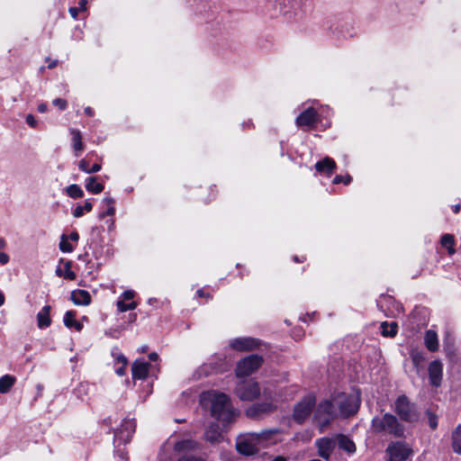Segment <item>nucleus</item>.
Here are the masks:
<instances>
[{"instance_id":"obj_7","label":"nucleus","mask_w":461,"mask_h":461,"mask_svg":"<svg viewBox=\"0 0 461 461\" xmlns=\"http://www.w3.org/2000/svg\"><path fill=\"white\" fill-rule=\"evenodd\" d=\"M316 399L313 394H307L294 408L293 419L297 423H303L311 414L315 405Z\"/></svg>"},{"instance_id":"obj_24","label":"nucleus","mask_w":461,"mask_h":461,"mask_svg":"<svg viewBox=\"0 0 461 461\" xmlns=\"http://www.w3.org/2000/svg\"><path fill=\"white\" fill-rule=\"evenodd\" d=\"M335 439L340 449L346 451L348 454H353L356 452V445L348 437L345 435H338Z\"/></svg>"},{"instance_id":"obj_43","label":"nucleus","mask_w":461,"mask_h":461,"mask_svg":"<svg viewBox=\"0 0 461 461\" xmlns=\"http://www.w3.org/2000/svg\"><path fill=\"white\" fill-rule=\"evenodd\" d=\"M78 167L83 172L87 173V174H91V168H90V166H89V162L86 158H83V159H81L79 161Z\"/></svg>"},{"instance_id":"obj_31","label":"nucleus","mask_w":461,"mask_h":461,"mask_svg":"<svg viewBox=\"0 0 461 461\" xmlns=\"http://www.w3.org/2000/svg\"><path fill=\"white\" fill-rule=\"evenodd\" d=\"M86 188L93 194H100L104 190V185L96 181V177H88L86 182Z\"/></svg>"},{"instance_id":"obj_12","label":"nucleus","mask_w":461,"mask_h":461,"mask_svg":"<svg viewBox=\"0 0 461 461\" xmlns=\"http://www.w3.org/2000/svg\"><path fill=\"white\" fill-rule=\"evenodd\" d=\"M135 427L136 424L133 419H125L121 427L114 432L115 439L122 443H128L135 431Z\"/></svg>"},{"instance_id":"obj_46","label":"nucleus","mask_w":461,"mask_h":461,"mask_svg":"<svg viewBox=\"0 0 461 461\" xmlns=\"http://www.w3.org/2000/svg\"><path fill=\"white\" fill-rule=\"evenodd\" d=\"M177 461H207L206 458L202 456H184L180 457Z\"/></svg>"},{"instance_id":"obj_61","label":"nucleus","mask_w":461,"mask_h":461,"mask_svg":"<svg viewBox=\"0 0 461 461\" xmlns=\"http://www.w3.org/2000/svg\"><path fill=\"white\" fill-rule=\"evenodd\" d=\"M197 294H198V296H199V297H203V296L204 295V294H203V290H198V291H197Z\"/></svg>"},{"instance_id":"obj_57","label":"nucleus","mask_w":461,"mask_h":461,"mask_svg":"<svg viewBox=\"0 0 461 461\" xmlns=\"http://www.w3.org/2000/svg\"><path fill=\"white\" fill-rule=\"evenodd\" d=\"M85 113L88 115V116H92L94 114V112L93 110L90 108V107H86L85 108Z\"/></svg>"},{"instance_id":"obj_51","label":"nucleus","mask_w":461,"mask_h":461,"mask_svg":"<svg viewBox=\"0 0 461 461\" xmlns=\"http://www.w3.org/2000/svg\"><path fill=\"white\" fill-rule=\"evenodd\" d=\"M91 173H96L101 170L102 167L100 164H94L91 167Z\"/></svg>"},{"instance_id":"obj_15","label":"nucleus","mask_w":461,"mask_h":461,"mask_svg":"<svg viewBox=\"0 0 461 461\" xmlns=\"http://www.w3.org/2000/svg\"><path fill=\"white\" fill-rule=\"evenodd\" d=\"M230 346L239 351L251 350L258 346V341L252 338L234 339L230 342Z\"/></svg>"},{"instance_id":"obj_53","label":"nucleus","mask_w":461,"mask_h":461,"mask_svg":"<svg viewBox=\"0 0 461 461\" xmlns=\"http://www.w3.org/2000/svg\"><path fill=\"white\" fill-rule=\"evenodd\" d=\"M43 389H44V386L41 384H38L36 385L37 397H40L41 395Z\"/></svg>"},{"instance_id":"obj_23","label":"nucleus","mask_w":461,"mask_h":461,"mask_svg":"<svg viewBox=\"0 0 461 461\" xmlns=\"http://www.w3.org/2000/svg\"><path fill=\"white\" fill-rule=\"evenodd\" d=\"M50 306L45 305L38 313H37V324L40 329L48 328L50 323Z\"/></svg>"},{"instance_id":"obj_50","label":"nucleus","mask_w":461,"mask_h":461,"mask_svg":"<svg viewBox=\"0 0 461 461\" xmlns=\"http://www.w3.org/2000/svg\"><path fill=\"white\" fill-rule=\"evenodd\" d=\"M79 12V8L77 7H70L69 13L73 18H77Z\"/></svg>"},{"instance_id":"obj_37","label":"nucleus","mask_w":461,"mask_h":461,"mask_svg":"<svg viewBox=\"0 0 461 461\" xmlns=\"http://www.w3.org/2000/svg\"><path fill=\"white\" fill-rule=\"evenodd\" d=\"M66 192L71 198H79L84 194L81 187L76 184L70 185L67 187Z\"/></svg>"},{"instance_id":"obj_34","label":"nucleus","mask_w":461,"mask_h":461,"mask_svg":"<svg viewBox=\"0 0 461 461\" xmlns=\"http://www.w3.org/2000/svg\"><path fill=\"white\" fill-rule=\"evenodd\" d=\"M454 243L455 239L454 236L451 234H444L441 238V245L442 247L446 248L448 251L449 255L455 254V249H454Z\"/></svg>"},{"instance_id":"obj_22","label":"nucleus","mask_w":461,"mask_h":461,"mask_svg":"<svg viewBox=\"0 0 461 461\" xmlns=\"http://www.w3.org/2000/svg\"><path fill=\"white\" fill-rule=\"evenodd\" d=\"M70 298L77 305H88L91 303V295L86 290H74Z\"/></svg>"},{"instance_id":"obj_6","label":"nucleus","mask_w":461,"mask_h":461,"mask_svg":"<svg viewBox=\"0 0 461 461\" xmlns=\"http://www.w3.org/2000/svg\"><path fill=\"white\" fill-rule=\"evenodd\" d=\"M236 447L240 454L246 456L254 455L261 449L256 432H249L240 435L237 439Z\"/></svg>"},{"instance_id":"obj_19","label":"nucleus","mask_w":461,"mask_h":461,"mask_svg":"<svg viewBox=\"0 0 461 461\" xmlns=\"http://www.w3.org/2000/svg\"><path fill=\"white\" fill-rule=\"evenodd\" d=\"M204 438L212 444L220 443L223 438L220 425L212 423L204 432Z\"/></svg>"},{"instance_id":"obj_48","label":"nucleus","mask_w":461,"mask_h":461,"mask_svg":"<svg viewBox=\"0 0 461 461\" xmlns=\"http://www.w3.org/2000/svg\"><path fill=\"white\" fill-rule=\"evenodd\" d=\"M26 122L32 128H35L38 125V122H37V121L35 120V118H34V116L32 114H28L26 116Z\"/></svg>"},{"instance_id":"obj_16","label":"nucleus","mask_w":461,"mask_h":461,"mask_svg":"<svg viewBox=\"0 0 461 461\" xmlns=\"http://www.w3.org/2000/svg\"><path fill=\"white\" fill-rule=\"evenodd\" d=\"M443 366L438 360L432 361L429 366V380L432 385L438 386L442 379Z\"/></svg>"},{"instance_id":"obj_25","label":"nucleus","mask_w":461,"mask_h":461,"mask_svg":"<svg viewBox=\"0 0 461 461\" xmlns=\"http://www.w3.org/2000/svg\"><path fill=\"white\" fill-rule=\"evenodd\" d=\"M63 321L66 327L74 328L77 331L83 329V324L76 320V312L73 311H68L65 313Z\"/></svg>"},{"instance_id":"obj_35","label":"nucleus","mask_w":461,"mask_h":461,"mask_svg":"<svg viewBox=\"0 0 461 461\" xmlns=\"http://www.w3.org/2000/svg\"><path fill=\"white\" fill-rule=\"evenodd\" d=\"M452 446L456 453L461 455V425H459L453 433Z\"/></svg>"},{"instance_id":"obj_11","label":"nucleus","mask_w":461,"mask_h":461,"mask_svg":"<svg viewBox=\"0 0 461 461\" xmlns=\"http://www.w3.org/2000/svg\"><path fill=\"white\" fill-rule=\"evenodd\" d=\"M389 459L387 461H405L412 454L411 447L401 441L391 443L387 447Z\"/></svg>"},{"instance_id":"obj_20","label":"nucleus","mask_w":461,"mask_h":461,"mask_svg":"<svg viewBox=\"0 0 461 461\" xmlns=\"http://www.w3.org/2000/svg\"><path fill=\"white\" fill-rule=\"evenodd\" d=\"M277 432V429H266L257 433L261 448H266L276 444V439L275 438V436Z\"/></svg>"},{"instance_id":"obj_3","label":"nucleus","mask_w":461,"mask_h":461,"mask_svg":"<svg viewBox=\"0 0 461 461\" xmlns=\"http://www.w3.org/2000/svg\"><path fill=\"white\" fill-rule=\"evenodd\" d=\"M337 416L334 402L324 400L321 402L314 411L313 420L322 432Z\"/></svg>"},{"instance_id":"obj_38","label":"nucleus","mask_w":461,"mask_h":461,"mask_svg":"<svg viewBox=\"0 0 461 461\" xmlns=\"http://www.w3.org/2000/svg\"><path fill=\"white\" fill-rule=\"evenodd\" d=\"M6 247V240L4 238H0V265L2 266L6 265L10 260L9 256L3 251Z\"/></svg>"},{"instance_id":"obj_5","label":"nucleus","mask_w":461,"mask_h":461,"mask_svg":"<svg viewBox=\"0 0 461 461\" xmlns=\"http://www.w3.org/2000/svg\"><path fill=\"white\" fill-rule=\"evenodd\" d=\"M393 411L402 421L413 423L419 420V414L413 404L405 395H400L394 402Z\"/></svg>"},{"instance_id":"obj_18","label":"nucleus","mask_w":461,"mask_h":461,"mask_svg":"<svg viewBox=\"0 0 461 461\" xmlns=\"http://www.w3.org/2000/svg\"><path fill=\"white\" fill-rule=\"evenodd\" d=\"M315 169L320 174L330 176L336 169V163L332 158L326 157L315 164Z\"/></svg>"},{"instance_id":"obj_41","label":"nucleus","mask_w":461,"mask_h":461,"mask_svg":"<svg viewBox=\"0 0 461 461\" xmlns=\"http://www.w3.org/2000/svg\"><path fill=\"white\" fill-rule=\"evenodd\" d=\"M103 202L108 205V209L105 212H102L100 214V217L104 218L105 215H113L115 209L113 206V199L112 198H104Z\"/></svg>"},{"instance_id":"obj_55","label":"nucleus","mask_w":461,"mask_h":461,"mask_svg":"<svg viewBox=\"0 0 461 461\" xmlns=\"http://www.w3.org/2000/svg\"><path fill=\"white\" fill-rule=\"evenodd\" d=\"M47 109H48V106H47V104H40L38 105V111H39L40 113H45V112L47 111Z\"/></svg>"},{"instance_id":"obj_8","label":"nucleus","mask_w":461,"mask_h":461,"mask_svg":"<svg viewBox=\"0 0 461 461\" xmlns=\"http://www.w3.org/2000/svg\"><path fill=\"white\" fill-rule=\"evenodd\" d=\"M263 363L261 357L258 355H250L240 360L236 367V375L238 377H244L250 375L256 372Z\"/></svg>"},{"instance_id":"obj_58","label":"nucleus","mask_w":461,"mask_h":461,"mask_svg":"<svg viewBox=\"0 0 461 461\" xmlns=\"http://www.w3.org/2000/svg\"><path fill=\"white\" fill-rule=\"evenodd\" d=\"M5 297L3 292L0 291V306H2L5 303Z\"/></svg>"},{"instance_id":"obj_27","label":"nucleus","mask_w":461,"mask_h":461,"mask_svg":"<svg viewBox=\"0 0 461 461\" xmlns=\"http://www.w3.org/2000/svg\"><path fill=\"white\" fill-rule=\"evenodd\" d=\"M424 343L429 351H437L438 348V335L434 330H427L424 337Z\"/></svg>"},{"instance_id":"obj_4","label":"nucleus","mask_w":461,"mask_h":461,"mask_svg":"<svg viewBox=\"0 0 461 461\" xmlns=\"http://www.w3.org/2000/svg\"><path fill=\"white\" fill-rule=\"evenodd\" d=\"M333 402L335 406L339 407V413L343 417H348L356 413L360 405L358 393H340L333 399Z\"/></svg>"},{"instance_id":"obj_42","label":"nucleus","mask_w":461,"mask_h":461,"mask_svg":"<svg viewBox=\"0 0 461 461\" xmlns=\"http://www.w3.org/2000/svg\"><path fill=\"white\" fill-rule=\"evenodd\" d=\"M89 385L87 384H80L76 389V393L78 398L84 401V395L87 393Z\"/></svg>"},{"instance_id":"obj_21","label":"nucleus","mask_w":461,"mask_h":461,"mask_svg":"<svg viewBox=\"0 0 461 461\" xmlns=\"http://www.w3.org/2000/svg\"><path fill=\"white\" fill-rule=\"evenodd\" d=\"M149 364L144 361L136 360L132 364V377L134 379H143L149 373Z\"/></svg>"},{"instance_id":"obj_28","label":"nucleus","mask_w":461,"mask_h":461,"mask_svg":"<svg viewBox=\"0 0 461 461\" xmlns=\"http://www.w3.org/2000/svg\"><path fill=\"white\" fill-rule=\"evenodd\" d=\"M199 444L192 439H185L181 441H177L174 448L176 452H185V451H191L198 448Z\"/></svg>"},{"instance_id":"obj_62","label":"nucleus","mask_w":461,"mask_h":461,"mask_svg":"<svg viewBox=\"0 0 461 461\" xmlns=\"http://www.w3.org/2000/svg\"><path fill=\"white\" fill-rule=\"evenodd\" d=\"M120 461H127V459L122 456V457L120 458Z\"/></svg>"},{"instance_id":"obj_60","label":"nucleus","mask_w":461,"mask_h":461,"mask_svg":"<svg viewBox=\"0 0 461 461\" xmlns=\"http://www.w3.org/2000/svg\"><path fill=\"white\" fill-rule=\"evenodd\" d=\"M459 211H460V205L459 204H456V205L453 206V212L455 213H457Z\"/></svg>"},{"instance_id":"obj_45","label":"nucleus","mask_w":461,"mask_h":461,"mask_svg":"<svg viewBox=\"0 0 461 461\" xmlns=\"http://www.w3.org/2000/svg\"><path fill=\"white\" fill-rule=\"evenodd\" d=\"M427 415H428V419H429V427L432 429H435L437 428V426H438L437 417L433 413H431L429 411L427 412Z\"/></svg>"},{"instance_id":"obj_33","label":"nucleus","mask_w":461,"mask_h":461,"mask_svg":"<svg viewBox=\"0 0 461 461\" xmlns=\"http://www.w3.org/2000/svg\"><path fill=\"white\" fill-rule=\"evenodd\" d=\"M56 274L59 276H64V278H67V279H69V280L76 279V274L71 269V262L70 261H67L65 263L64 270H62L61 268H57Z\"/></svg>"},{"instance_id":"obj_26","label":"nucleus","mask_w":461,"mask_h":461,"mask_svg":"<svg viewBox=\"0 0 461 461\" xmlns=\"http://www.w3.org/2000/svg\"><path fill=\"white\" fill-rule=\"evenodd\" d=\"M70 133L72 134V149L75 152V156L78 157L79 153L84 149L81 133L76 129H71Z\"/></svg>"},{"instance_id":"obj_9","label":"nucleus","mask_w":461,"mask_h":461,"mask_svg":"<svg viewBox=\"0 0 461 461\" xmlns=\"http://www.w3.org/2000/svg\"><path fill=\"white\" fill-rule=\"evenodd\" d=\"M263 395L265 397V401L250 406L246 411L247 416L250 418H257L261 415L272 412L276 408L275 399L272 393H267V392H264Z\"/></svg>"},{"instance_id":"obj_2","label":"nucleus","mask_w":461,"mask_h":461,"mask_svg":"<svg viewBox=\"0 0 461 461\" xmlns=\"http://www.w3.org/2000/svg\"><path fill=\"white\" fill-rule=\"evenodd\" d=\"M372 429L376 433H383L394 438L404 437L405 427L396 416L391 413H384L372 419Z\"/></svg>"},{"instance_id":"obj_56","label":"nucleus","mask_w":461,"mask_h":461,"mask_svg":"<svg viewBox=\"0 0 461 461\" xmlns=\"http://www.w3.org/2000/svg\"><path fill=\"white\" fill-rule=\"evenodd\" d=\"M149 358L151 360V361H156L158 359V355L157 353H150L149 355Z\"/></svg>"},{"instance_id":"obj_13","label":"nucleus","mask_w":461,"mask_h":461,"mask_svg":"<svg viewBox=\"0 0 461 461\" xmlns=\"http://www.w3.org/2000/svg\"><path fill=\"white\" fill-rule=\"evenodd\" d=\"M315 446L318 449V455L329 460L336 446V439L331 438H321L316 440Z\"/></svg>"},{"instance_id":"obj_54","label":"nucleus","mask_w":461,"mask_h":461,"mask_svg":"<svg viewBox=\"0 0 461 461\" xmlns=\"http://www.w3.org/2000/svg\"><path fill=\"white\" fill-rule=\"evenodd\" d=\"M69 239H70L71 240H73V241H77V240H78V239H79V235H78V233H77V232L73 231V232H71V233H70V235H69Z\"/></svg>"},{"instance_id":"obj_30","label":"nucleus","mask_w":461,"mask_h":461,"mask_svg":"<svg viewBox=\"0 0 461 461\" xmlns=\"http://www.w3.org/2000/svg\"><path fill=\"white\" fill-rule=\"evenodd\" d=\"M411 357L412 363L417 370V373L420 374V370L423 367V364L426 360L424 353L420 350L413 349L411 352Z\"/></svg>"},{"instance_id":"obj_40","label":"nucleus","mask_w":461,"mask_h":461,"mask_svg":"<svg viewBox=\"0 0 461 461\" xmlns=\"http://www.w3.org/2000/svg\"><path fill=\"white\" fill-rule=\"evenodd\" d=\"M112 355L117 364L127 366L128 361L126 357L117 348L112 351Z\"/></svg>"},{"instance_id":"obj_29","label":"nucleus","mask_w":461,"mask_h":461,"mask_svg":"<svg viewBox=\"0 0 461 461\" xmlns=\"http://www.w3.org/2000/svg\"><path fill=\"white\" fill-rule=\"evenodd\" d=\"M16 378L11 375H5L0 377V393H8L14 385Z\"/></svg>"},{"instance_id":"obj_44","label":"nucleus","mask_w":461,"mask_h":461,"mask_svg":"<svg viewBox=\"0 0 461 461\" xmlns=\"http://www.w3.org/2000/svg\"><path fill=\"white\" fill-rule=\"evenodd\" d=\"M350 181H351L350 176H336L332 182L335 185L339 184V183H344L345 185H348L350 183Z\"/></svg>"},{"instance_id":"obj_36","label":"nucleus","mask_w":461,"mask_h":461,"mask_svg":"<svg viewBox=\"0 0 461 461\" xmlns=\"http://www.w3.org/2000/svg\"><path fill=\"white\" fill-rule=\"evenodd\" d=\"M92 203L90 201H86L85 202V204L84 205H77L74 210H73V216L76 217V218H79L81 216L84 215V213L86 212H90L92 210Z\"/></svg>"},{"instance_id":"obj_52","label":"nucleus","mask_w":461,"mask_h":461,"mask_svg":"<svg viewBox=\"0 0 461 461\" xmlns=\"http://www.w3.org/2000/svg\"><path fill=\"white\" fill-rule=\"evenodd\" d=\"M77 8H79V11H85L86 9V0H80Z\"/></svg>"},{"instance_id":"obj_49","label":"nucleus","mask_w":461,"mask_h":461,"mask_svg":"<svg viewBox=\"0 0 461 461\" xmlns=\"http://www.w3.org/2000/svg\"><path fill=\"white\" fill-rule=\"evenodd\" d=\"M125 368H126V366L121 365L119 367H117L115 369V373L118 375L122 376L125 374Z\"/></svg>"},{"instance_id":"obj_14","label":"nucleus","mask_w":461,"mask_h":461,"mask_svg":"<svg viewBox=\"0 0 461 461\" xmlns=\"http://www.w3.org/2000/svg\"><path fill=\"white\" fill-rule=\"evenodd\" d=\"M135 296V292L132 290L125 291L116 303L117 310L120 312L131 311L137 308L138 303L132 299Z\"/></svg>"},{"instance_id":"obj_1","label":"nucleus","mask_w":461,"mask_h":461,"mask_svg":"<svg viewBox=\"0 0 461 461\" xmlns=\"http://www.w3.org/2000/svg\"><path fill=\"white\" fill-rule=\"evenodd\" d=\"M202 402L210 408L211 415L225 427L232 423L240 415V411L231 404L230 397L217 391L203 393Z\"/></svg>"},{"instance_id":"obj_10","label":"nucleus","mask_w":461,"mask_h":461,"mask_svg":"<svg viewBox=\"0 0 461 461\" xmlns=\"http://www.w3.org/2000/svg\"><path fill=\"white\" fill-rule=\"evenodd\" d=\"M236 394L241 401H252L260 394L259 385L253 380L240 382L236 387Z\"/></svg>"},{"instance_id":"obj_47","label":"nucleus","mask_w":461,"mask_h":461,"mask_svg":"<svg viewBox=\"0 0 461 461\" xmlns=\"http://www.w3.org/2000/svg\"><path fill=\"white\" fill-rule=\"evenodd\" d=\"M53 105L58 106L60 110L67 108V101L61 98H56L52 101Z\"/></svg>"},{"instance_id":"obj_39","label":"nucleus","mask_w":461,"mask_h":461,"mask_svg":"<svg viewBox=\"0 0 461 461\" xmlns=\"http://www.w3.org/2000/svg\"><path fill=\"white\" fill-rule=\"evenodd\" d=\"M59 249L65 253H70L74 249V247L68 242L65 235L61 236V240L59 242Z\"/></svg>"},{"instance_id":"obj_17","label":"nucleus","mask_w":461,"mask_h":461,"mask_svg":"<svg viewBox=\"0 0 461 461\" xmlns=\"http://www.w3.org/2000/svg\"><path fill=\"white\" fill-rule=\"evenodd\" d=\"M317 121V113L313 108H308L296 118V124L299 127H310Z\"/></svg>"},{"instance_id":"obj_59","label":"nucleus","mask_w":461,"mask_h":461,"mask_svg":"<svg viewBox=\"0 0 461 461\" xmlns=\"http://www.w3.org/2000/svg\"><path fill=\"white\" fill-rule=\"evenodd\" d=\"M57 64H58V61H57V60H53V61H51V62L49 64V68H55V67L57 66Z\"/></svg>"},{"instance_id":"obj_32","label":"nucleus","mask_w":461,"mask_h":461,"mask_svg":"<svg viewBox=\"0 0 461 461\" xmlns=\"http://www.w3.org/2000/svg\"><path fill=\"white\" fill-rule=\"evenodd\" d=\"M398 325L396 322H383L381 323L382 334L384 337H394L397 334Z\"/></svg>"}]
</instances>
